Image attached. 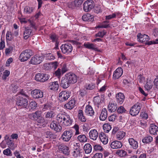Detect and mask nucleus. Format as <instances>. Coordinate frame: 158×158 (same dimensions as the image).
I'll return each mask as SVG.
<instances>
[{
	"label": "nucleus",
	"mask_w": 158,
	"mask_h": 158,
	"mask_svg": "<svg viewBox=\"0 0 158 158\" xmlns=\"http://www.w3.org/2000/svg\"><path fill=\"white\" fill-rule=\"evenodd\" d=\"M83 5L84 10L87 12L94 7L95 4L92 0H88L84 2Z\"/></svg>",
	"instance_id": "nucleus-7"
},
{
	"label": "nucleus",
	"mask_w": 158,
	"mask_h": 158,
	"mask_svg": "<svg viewBox=\"0 0 158 158\" xmlns=\"http://www.w3.org/2000/svg\"><path fill=\"white\" fill-rule=\"evenodd\" d=\"M126 135L125 132L124 131L120 130L116 133V139L118 140L122 139Z\"/></svg>",
	"instance_id": "nucleus-33"
},
{
	"label": "nucleus",
	"mask_w": 158,
	"mask_h": 158,
	"mask_svg": "<svg viewBox=\"0 0 158 158\" xmlns=\"http://www.w3.org/2000/svg\"><path fill=\"white\" fill-rule=\"evenodd\" d=\"M33 9L32 7H26L24 9V11L27 14H30L33 11Z\"/></svg>",
	"instance_id": "nucleus-52"
},
{
	"label": "nucleus",
	"mask_w": 158,
	"mask_h": 158,
	"mask_svg": "<svg viewBox=\"0 0 158 158\" xmlns=\"http://www.w3.org/2000/svg\"><path fill=\"white\" fill-rule=\"evenodd\" d=\"M123 70L121 67L117 68L114 72L113 78L114 79H118L122 75Z\"/></svg>",
	"instance_id": "nucleus-17"
},
{
	"label": "nucleus",
	"mask_w": 158,
	"mask_h": 158,
	"mask_svg": "<svg viewBox=\"0 0 158 158\" xmlns=\"http://www.w3.org/2000/svg\"><path fill=\"white\" fill-rule=\"evenodd\" d=\"M140 116L141 118L145 119H147L148 118L147 114L144 112L141 113Z\"/></svg>",
	"instance_id": "nucleus-60"
},
{
	"label": "nucleus",
	"mask_w": 158,
	"mask_h": 158,
	"mask_svg": "<svg viewBox=\"0 0 158 158\" xmlns=\"http://www.w3.org/2000/svg\"><path fill=\"white\" fill-rule=\"evenodd\" d=\"M16 104L21 108H25L28 105V101L19 95L17 98Z\"/></svg>",
	"instance_id": "nucleus-3"
},
{
	"label": "nucleus",
	"mask_w": 158,
	"mask_h": 158,
	"mask_svg": "<svg viewBox=\"0 0 158 158\" xmlns=\"http://www.w3.org/2000/svg\"><path fill=\"white\" fill-rule=\"evenodd\" d=\"M138 124L141 127L144 128L147 127V121L143 120H141L138 121Z\"/></svg>",
	"instance_id": "nucleus-46"
},
{
	"label": "nucleus",
	"mask_w": 158,
	"mask_h": 158,
	"mask_svg": "<svg viewBox=\"0 0 158 158\" xmlns=\"http://www.w3.org/2000/svg\"><path fill=\"white\" fill-rule=\"evenodd\" d=\"M60 65L62 74H63L68 71V68L67 67V64L65 63L61 64Z\"/></svg>",
	"instance_id": "nucleus-47"
},
{
	"label": "nucleus",
	"mask_w": 158,
	"mask_h": 158,
	"mask_svg": "<svg viewBox=\"0 0 158 158\" xmlns=\"http://www.w3.org/2000/svg\"><path fill=\"white\" fill-rule=\"evenodd\" d=\"M50 128L56 131V132H60L61 130L62 127L60 126L56 121H52L50 125Z\"/></svg>",
	"instance_id": "nucleus-14"
},
{
	"label": "nucleus",
	"mask_w": 158,
	"mask_h": 158,
	"mask_svg": "<svg viewBox=\"0 0 158 158\" xmlns=\"http://www.w3.org/2000/svg\"><path fill=\"white\" fill-rule=\"evenodd\" d=\"M94 16L90 14L84 15L82 16V19L84 21L92 22L94 20Z\"/></svg>",
	"instance_id": "nucleus-24"
},
{
	"label": "nucleus",
	"mask_w": 158,
	"mask_h": 158,
	"mask_svg": "<svg viewBox=\"0 0 158 158\" xmlns=\"http://www.w3.org/2000/svg\"><path fill=\"white\" fill-rule=\"evenodd\" d=\"M103 155L102 153H96L92 158H102Z\"/></svg>",
	"instance_id": "nucleus-64"
},
{
	"label": "nucleus",
	"mask_w": 158,
	"mask_h": 158,
	"mask_svg": "<svg viewBox=\"0 0 158 158\" xmlns=\"http://www.w3.org/2000/svg\"><path fill=\"white\" fill-rule=\"evenodd\" d=\"M137 36L139 41L142 43H146L150 40L149 37L147 35H142L140 33H139Z\"/></svg>",
	"instance_id": "nucleus-15"
},
{
	"label": "nucleus",
	"mask_w": 158,
	"mask_h": 158,
	"mask_svg": "<svg viewBox=\"0 0 158 158\" xmlns=\"http://www.w3.org/2000/svg\"><path fill=\"white\" fill-rule=\"evenodd\" d=\"M49 77L48 74L44 73H37L35 76V80L37 81L43 82L48 79Z\"/></svg>",
	"instance_id": "nucleus-6"
},
{
	"label": "nucleus",
	"mask_w": 158,
	"mask_h": 158,
	"mask_svg": "<svg viewBox=\"0 0 158 158\" xmlns=\"http://www.w3.org/2000/svg\"><path fill=\"white\" fill-rule=\"evenodd\" d=\"M99 138L101 141L104 144H106L108 142L107 137L104 133H101L99 135Z\"/></svg>",
	"instance_id": "nucleus-31"
},
{
	"label": "nucleus",
	"mask_w": 158,
	"mask_h": 158,
	"mask_svg": "<svg viewBox=\"0 0 158 158\" xmlns=\"http://www.w3.org/2000/svg\"><path fill=\"white\" fill-rule=\"evenodd\" d=\"M10 148H7L3 151L4 155L7 156H11L12 155V152Z\"/></svg>",
	"instance_id": "nucleus-49"
},
{
	"label": "nucleus",
	"mask_w": 158,
	"mask_h": 158,
	"mask_svg": "<svg viewBox=\"0 0 158 158\" xmlns=\"http://www.w3.org/2000/svg\"><path fill=\"white\" fill-rule=\"evenodd\" d=\"M10 74V72L7 70H6L3 73L2 76V78L3 80H6Z\"/></svg>",
	"instance_id": "nucleus-54"
},
{
	"label": "nucleus",
	"mask_w": 158,
	"mask_h": 158,
	"mask_svg": "<svg viewBox=\"0 0 158 158\" xmlns=\"http://www.w3.org/2000/svg\"><path fill=\"white\" fill-rule=\"evenodd\" d=\"M73 135V133L71 131H64L61 136L62 140L65 142L69 141Z\"/></svg>",
	"instance_id": "nucleus-11"
},
{
	"label": "nucleus",
	"mask_w": 158,
	"mask_h": 158,
	"mask_svg": "<svg viewBox=\"0 0 158 158\" xmlns=\"http://www.w3.org/2000/svg\"><path fill=\"white\" fill-rule=\"evenodd\" d=\"M101 101V99L99 96H97L94 97V104L98 108H99Z\"/></svg>",
	"instance_id": "nucleus-40"
},
{
	"label": "nucleus",
	"mask_w": 158,
	"mask_h": 158,
	"mask_svg": "<svg viewBox=\"0 0 158 158\" xmlns=\"http://www.w3.org/2000/svg\"><path fill=\"white\" fill-rule=\"evenodd\" d=\"M50 38L52 42H56V44H57L58 37L56 34L54 33L51 34L50 36Z\"/></svg>",
	"instance_id": "nucleus-48"
},
{
	"label": "nucleus",
	"mask_w": 158,
	"mask_h": 158,
	"mask_svg": "<svg viewBox=\"0 0 158 158\" xmlns=\"http://www.w3.org/2000/svg\"><path fill=\"white\" fill-rule=\"evenodd\" d=\"M125 111V108L122 106H120L117 109V112L119 113H122Z\"/></svg>",
	"instance_id": "nucleus-63"
},
{
	"label": "nucleus",
	"mask_w": 158,
	"mask_h": 158,
	"mask_svg": "<svg viewBox=\"0 0 158 158\" xmlns=\"http://www.w3.org/2000/svg\"><path fill=\"white\" fill-rule=\"evenodd\" d=\"M31 94L34 98L38 99L43 97V92L39 89H35L31 91Z\"/></svg>",
	"instance_id": "nucleus-12"
},
{
	"label": "nucleus",
	"mask_w": 158,
	"mask_h": 158,
	"mask_svg": "<svg viewBox=\"0 0 158 158\" xmlns=\"http://www.w3.org/2000/svg\"><path fill=\"white\" fill-rule=\"evenodd\" d=\"M141 108V104L136 103L131 108L130 111V114L133 116H136L139 113Z\"/></svg>",
	"instance_id": "nucleus-5"
},
{
	"label": "nucleus",
	"mask_w": 158,
	"mask_h": 158,
	"mask_svg": "<svg viewBox=\"0 0 158 158\" xmlns=\"http://www.w3.org/2000/svg\"><path fill=\"white\" fill-rule=\"evenodd\" d=\"M150 133L153 135H156L158 132V127L154 124H151L149 128Z\"/></svg>",
	"instance_id": "nucleus-23"
},
{
	"label": "nucleus",
	"mask_w": 158,
	"mask_h": 158,
	"mask_svg": "<svg viewBox=\"0 0 158 158\" xmlns=\"http://www.w3.org/2000/svg\"><path fill=\"white\" fill-rule=\"evenodd\" d=\"M56 113L53 111H51L48 112L45 115V117L46 118H52L56 115Z\"/></svg>",
	"instance_id": "nucleus-42"
},
{
	"label": "nucleus",
	"mask_w": 158,
	"mask_h": 158,
	"mask_svg": "<svg viewBox=\"0 0 158 158\" xmlns=\"http://www.w3.org/2000/svg\"><path fill=\"white\" fill-rule=\"evenodd\" d=\"M110 146L112 148L116 149L121 148L123 146V144L121 142L115 140L111 142Z\"/></svg>",
	"instance_id": "nucleus-19"
},
{
	"label": "nucleus",
	"mask_w": 158,
	"mask_h": 158,
	"mask_svg": "<svg viewBox=\"0 0 158 158\" xmlns=\"http://www.w3.org/2000/svg\"><path fill=\"white\" fill-rule=\"evenodd\" d=\"M59 150L62 152L64 154L68 155L69 152V148L67 146L61 145L59 146Z\"/></svg>",
	"instance_id": "nucleus-25"
},
{
	"label": "nucleus",
	"mask_w": 158,
	"mask_h": 158,
	"mask_svg": "<svg viewBox=\"0 0 158 158\" xmlns=\"http://www.w3.org/2000/svg\"><path fill=\"white\" fill-rule=\"evenodd\" d=\"M77 117L79 120L82 122H85L86 119L84 115L83 112L82 110H80L78 112Z\"/></svg>",
	"instance_id": "nucleus-29"
},
{
	"label": "nucleus",
	"mask_w": 158,
	"mask_h": 158,
	"mask_svg": "<svg viewBox=\"0 0 158 158\" xmlns=\"http://www.w3.org/2000/svg\"><path fill=\"white\" fill-rule=\"evenodd\" d=\"M103 128L104 131L106 133H108L111 128V125L108 123L104 124Z\"/></svg>",
	"instance_id": "nucleus-44"
},
{
	"label": "nucleus",
	"mask_w": 158,
	"mask_h": 158,
	"mask_svg": "<svg viewBox=\"0 0 158 158\" xmlns=\"http://www.w3.org/2000/svg\"><path fill=\"white\" fill-rule=\"evenodd\" d=\"M60 48L62 53L66 54L71 53L73 50L72 46L69 43L63 44Z\"/></svg>",
	"instance_id": "nucleus-8"
},
{
	"label": "nucleus",
	"mask_w": 158,
	"mask_h": 158,
	"mask_svg": "<svg viewBox=\"0 0 158 158\" xmlns=\"http://www.w3.org/2000/svg\"><path fill=\"white\" fill-rule=\"evenodd\" d=\"M107 117V113L106 109L103 108L101 112V113L99 117L100 119L102 121L105 120Z\"/></svg>",
	"instance_id": "nucleus-27"
},
{
	"label": "nucleus",
	"mask_w": 158,
	"mask_h": 158,
	"mask_svg": "<svg viewBox=\"0 0 158 158\" xmlns=\"http://www.w3.org/2000/svg\"><path fill=\"white\" fill-rule=\"evenodd\" d=\"M75 103L74 100H71L64 105V107L68 109H72L74 107Z\"/></svg>",
	"instance_id": "nucleus-32"
},
{
	"label": "nucleus",
	"mask_w": 158,
	"mask_h": 158,
	"mask_svg": "<svg viewBox=\"0 0 158 158\" xmlns=\"http://www.w3.org/2000/svg\"><path fill=\"white\" fill-rule=\"evenodd\" d=\"M106 32L104 30L102 31H99L95 34V36L96 37H99L102 38L106 34Z\"/></svg>",
	"instance_id": "nucleus-51"
},
{
	"label": "nucleus",
	"mask_w": 158,
	"mask_h": 158,
	"mask_svg": "<svg viewBox=\"0 0 158 158\" xmlns=\"http://www.w3.org/2000/svg\"><path fill=\"white\" fill-rule=\"evenodd\" d=\"M60 84L64 89L67 88L70 85V84L65 75L61 78Z\"/></svg>",
	"instance_id": "nucleus-13"
},
{
	"label": "nucleus",
	"mask_w": 158,
	"mask_h": 158,
	"mask_svg": "<svg viewBox=\"0 0 158 158\" xmlns=\"http://www.w3.org/2000/svg\"><path fill=\"white\" fill-rule=\"evenodd\" d=\"M94 149L96 151H101L103 149L102 148L99 144L95 145L94 147Z\"/></svg>",
	"instance_id": "nucleus-62"
},
{
	"label": "nucleus",
	"mask_w": 158,
	"mask_h": 158,
	"mask_svg": "<svg viewBox=\"0 0 158 158\" xmlns=\"http://www.w3.org/2000/svg\"><path fill=\"white\" fill-rule=\"evenodd\" d=\"M42 115V112L40 111L37 110L34 113L29 114L28 115L29 117L32 120H35Z\"/></svg>",
	"instance_id": "nucleus-16"
},
{
	"label": "nucleus",
	"mask_w": 158,
	"mask_h": 158,
	"mask_svg": "<svg viewBox=\"0 0 158 158\" xmlns=\"http://www.w3.org/2000/svg\"><path fill=\"white\" fill-rule=\"evenodd\" d=\"M152 85V81L149 80H147V82L144 86V87L147 90H149L151 89Z\"/></svg>",
	"instance_id": "nucleus-41"
},
{
	"label": "nucleus",
	"mask_w": 158,
	"mask_h": 158,
	"mask_svg": "<svg viewBox=\"0 0 158 158\" xmlns=\"http://www.w3.org/2000/svg\"><path fill=\"white\" fill-rule=\"evenodd\" d=\"M73 128L76 131L75 135H79L80 132L79 131V126L77 124H75L73 127Z\"/></svg>",
	"instance_id": "nucleus-56"
},
{
	"label": "nucleus",
	"mask_w": 158,
	"mask_h": 158,
	"mask_svg": "<svg viewBox=\"0 0 158 158\" xmlns=\"http://www.w3.org/2000/svg\"><path fill=\"white\" fill-rule=\"evenodd\" d=\"M153 140L152 137L149 135H147L144 137L142 140V142L145 143H149Z\"/></svg>",
	"instance_id": "nucleus-37"
},
{
	"label": "nucleus",
	"mask_w": 158,
	"mask_h": 158,
	"mask_svg": "<svg viewBox=\"0 0 158 158\" xmlns=\"http://www.w3.org/2000/svg\"><path fill=\"white\" fill-rule=\"evenodd\" d=\"M68 79L69 82L71 84L76 83L77 80V76L74 73H69L65 74Z\"/></svg>",
	"instance_id": "nucleus-9"
},
{
	"label": "nucleus",
	"mask_w": 158,
	"mask_h": 158,
	"mask_svg": "<svg viewBox=\"0 0 158 158\" xmlns=\"http://www.w3.org/2000/svg\"><path fill=\"white\" fill-rule=\"evenodd\" d=\"M32 30L28 27H26L23 31V38L27 40L32 35Z\"/></svg>",
	"instance_id": "nucleus-21"
},
{
	"label": "nucleus",
	"mask_w": 158,
	"mask_h": 158,
	"mask_svg": "<svg viewBox=\"0 0 158 158\" xmlns=\"http://www.w3.org/2000/svg\"><path fill=\"white\" fill-rule=\"evenodd\" d=\"M51 63L52 69H53L54 70L56 69L59 64V63L56 61L51 62Z\"/></svg>",
	"instance_id": "nucleus-53"
},
{
	"label": "nucleus",
	"mask_w": 158,
	"mask_h": 158,
	"mask_svg": "<svg viewBox=\"0 0 158 158\" xmlns=\"http://www.w3.org/2000/svg\"><path fill=\"white\" fill-rule=\"evenodd\" d=\"M116 16V14L115 13H113L112 14L106 16V20H110V19L115 18Z\"/></svg>",
	"instance_id": "nucleus-58"
},
{
	"label": "nucleus",
	"mask_w": 158,
	"mask_h": 158,
	"mask_svg": "<svg viewBox=\"0 0 158 158\" xmlns=\"http://www.w3.org/2000/svg\"><path fill=\"white\" fill-rule=\"evenodd\" d=\"M33 54L32 51L30 49H27L22 52L20 55L19 59L22 62L27 61L31 56Z\"/></svg>",
	"instance_id": "nucleus-2"
},
{
	"label": "nucleus",
	"mask_w": 158,
	"mask_h": 158,
	"mask_svg": "<svg viewBox=\"0 0 158 158\" xmlns=\"http://www.w3.org/2000/svg\"><path fill=\"white\" fill-rule=\"evenodd\" d=\"M116 153L120 157H124L127 155L126 152L123 150H117Z\"/></svg>",
	"instance_id": "nucleus-45"
},
{
	"label": "nucleus",
	"mask_w": 158,
	"mask_h": 158,
	"mask_svg": "<svg viewBox=\"0 0 158 158\" xmlns=\"http://www.w3.org/2000/svg\"><path fill=\"white\" fill-rule=\"evenodd\" d=\"M46 58V59L49 60H53L55 59V57L53 54L51 53H46L44 56V57Z\"/></svg>",
	"instance_id": "nucleus-43"
},
{
	"label": "nucleus",
	"mask_w": 158,
	"mask_h": 158,
	"mask_svg": "<svg viewBox=\"0 0 158 158\" xmlns=\"http://www.w3.org/2000/svg\"><path fill=\"white\" fill-rule=\"evenodd\" d=\"M84 149L86 153H90L92 151V147L89 143L86 144L84 147Z\"/></svg>",
	"instance_id": "nucleus-36"
},
{
	"label": "nucleus",
	"mask_w": 158,
	"mask_h": 158,
	"mask_svg": "<svg viewBox=\"0 0 158 158\" xmlns=\"http://www.w3.org/2000/svg\"><path fill=\"white\" fill-rule=\"evenodd\" d=\"M6 144L8 146V148L12 150H14L15 149V144L12 142L11 139H10L6 140Z\"/></svg>",
	"instance_id": "nucleus-38"
},
{
	"label": "nucleus",
	"mask_w": 158,
	"mask_h": 158,
	"mask_svg": "<svg viewBox=\"0 0 158 158\" xmlns=\"http://www.w3.org/2000/svg\"><path fill=\"white\" fill-rule=\"evenodd\" d=\"M89 138L93 140H95L97 139L98 136V133L96 130L95 129H91L89 133Z\"/></svg>",
	"instance_id": "nucleus-18"
},
{
	"label": "nucleus",
	"mask_w": 158,
	"mask_h": 158,
	"mask_svg": "<svg viewBox=\"0 0 158 158\" xmlns=\"http://www.w3.org/2000/svg\"><path fill=\"white\" fill-rule=\"evenodd\" d=\"M56 120L59 123L64 126H69L72 123V120L69 115L62 113L59 114L57 116Z\"/></svg>",
	"instance_id": "nucleus-1"
},
{
	"label": "nucleus",
	"mask_w": 158,
	"mask_h": 158,
	"mask_svg": "<svg viewBox=\"0 0 158 158\" xmlns=\"http://www.w3.org/2000/svg\"><path fill=\"white\" fill-rule=\"evenodd\" d=\"M73 156L75 157H77L79 156L80 154V151L77 150H74L72 153Z\"/></svg>",
	"instance_id": "nucleus-59"
},
{
	"label": "nucleus",
	"mask_w": 158,
	"mask_h": 158,
	"mask_svg": "<svg viewBox=\"0 0 158 158\" xmlns=\"http://www.w3.org/2000/svg\"><path fill=\"white\" fill-rule=\"evenodd\" d=\"M117 104L113 102H110L108 105V110L111 112H114L117 109Z\"/></svg>",
	"instance_id": "nucleus-26"
},
{
	"label": "nucleus",
	"mask_w": 158,
	"mask_h": 158,
	"mask_svg": "<svg viewBox=\"0 0 158 158\" xmlns=\"http://www.w3.org/2000/svg\"><path fill=\"white\" fill-rule=\"evenodd\" d=\"M52 107V105L50 103H46L44 105L43 109L44 110L50 109Z\"/></svg>",
	"instance_id": "nucleus-57"
},
{
	"label": "nucleus",
	"mask_w": 158,
	"mask_h": 158,
	"mask_svg": "<svg viewBox=\"0 0 158 158\" xmlns=\"http://www.w3.org/2000/svg\"><path fill=\"white\" fill-rule=\"evenodd\" d=\"M86 93L87 92L86 90L84 89H81L77 92L78 95L82 97L84 96Z\"/></svg>",
	"instance_id": "nucleus-50"
},
{
	"label": "nucleus",
	"mask_w": 158,
	"mask_h": 158,
	"mask_svg": "<svg viewBox=\"0 0 158 158\" xmlns=\"http://www.w3.org/2000/svg\"><path fill=\"white\" fill-rule=\"evenodd\" d=\"M59 87V84L57 81H54L52 83L50 86V89L52 90H56Z\"/></svg>",
	"instance_id": "nucleus-35"
},
{
	"label": "nucleus",
	"mask_w": 158,
	"mask_h": 158,
	"mask_svg": "<svg viewBox=\"0 0 158 158\" xmlns=\"http://www.w3.org/2000/svg\"><path fill=\"white\" fill-rule=\"evenodd\" d=\"M37 103L35 101H32L29 104L28 106V109L30 111L33 110L37 107Z\"/></svg>",
	"instance_id": "nucleus-34"
},
{
	"label": "nucleus",
	"mask_w": 158,
	"mask_h": 158,
	"mask_svg": "<svg viewBox=\"0 0 158 158\" xmlns=\"http://www.w3.org/2000/svg\"><path fill=\"white\" fill-rule=\"evenodd\" d=\"M51 62L46 63L44 65V69L46 70H49L52 69Z\"/></svg>",
	"instance_id": "nucleus-55"
},
{
	"label": "nucleus",
	"mask_w": 158,
	"mask_h": 158,
	"mask_svg": "<svg viewBox=\"0 0 158 158\" xmlns=\"http://www.w3.org/2000/svg\"><path fill=\"white\" fill-rule=\"evenodd\" d=\"M44 59V56L42 54L36 55L31 58L29 63L34 65L39 64L43 61Z\"/></svg>",
	"instance_id": "nucleus-4"
},
{
	"label": "nucleus",
	"mask_w": 158,
	"mask_h": 158,
	"mask_svg": "<svg viewBox=\"0 0 158 158\" xmlns=\"http://www.w3.org/2000/svg\"><path fill=\"white\" fill-rule=\"evenodd\" d=\"M116 98L118 102L121 104L124 101L125 96L123 94L119 93L116 94Z\"/></svg>",
	"instance_id": "nucleus-28"
},
{
	"label": "nucleus",
	"mask_w": 158,
	"mask_h": 158,
	"mask_svg": "<svg viewBox=\"0 0 158 158\" xmlns=\"http://www.w3.org/2000/svg\"><path fill=\"white\" fill-rule=\"evenodd\" d=\"M70 96V93L69 92L63 91L59 94V99L61 102L67 100Z\"/></svg>",
	"instance_id": "nucleus-10"
},
{
	"label": "nucleus",
	"mask_w": 158,
	"mask_h": 158,
	"mask_svg": "<svg viewBox=\"0 0 158 158\" xmlns=\"http://www.w3.org/2000/svg\"><path fill=\"white\" fill-rule=\"evenodd\" d=\"M77 139L80 142L85 143L87 141V139L86 136L84 134H81L77 136Z\"/></svg>",
	"instance_id": "nucleus-39"
},
{
	"label": "nucleus",
	"mask_w": 158,
	"mask_h": 158,
	"mask_svg": "<svg viewBox=\"0 0 158 158\" xmlns=\"http://www.w3.org/2000/svg\"><path fill=\"white\" fill-rule=\"evenodd\" d=\"M85 113L86 115L90 116H93L94 113L92 107L90 105H88L86 106Z\"/></svg>",
	"instance_id": "nucleus-22"
},
{
	"label": "nucleus",
	"mask_w": 158,
	"mask_h": 158,
	"mask_svg": "<svg viewBox=\"0 0 158 158\" xmlns=\"http://www.w3.org/2000/svg\"><path fill=\"white\" fill-rule=\"evenodd\" d=\"M84 46L85 48L89 49H91L95 51L97 50V49L95 44H91L89 42L85 43L84 44Z\"/></svg>",
	"instance_id": "nucleus-30"
},
{
	"label": "nucleus",
	"mask_w": 158,
	"mask_h": 158,
	"mask_svg": "<svg viewBox=\"0 0 158 158\" xmlns=\"http://www.w3.org/2000/svg\"><path fill=\"white\" fill-rule=\"evenodd\" d=\"M130 145L133 149H136L138 147V142L133 138H130L128 139Z\"/></svg>",
	"instance_id": "nucleus-20"
},
{
	"label": "nucleus",
	"mask_w": 158,
	"mask_h": 158,
	"mask_svg": "<svg viewBox=\"0 0 158 158\" xmlns=\"http://www.w3.org/2000/svg\"><path fill=\"white\" fill-rule=\"evenodd\" d=\"M35 121H36L37 123H43L45 121L44 119L42 117V115Z\"/></svg>",
	"instance_id": "nucleus-61"
}]
</instances>
